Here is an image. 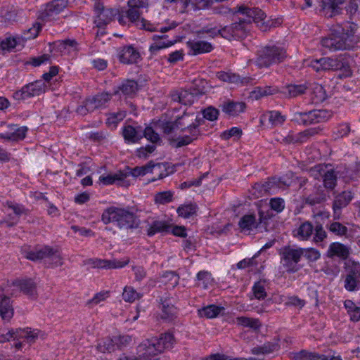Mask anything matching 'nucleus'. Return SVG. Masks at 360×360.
<instances>
[{"label": "nucleus", "instance_id": "dca6fc26", "mask_svg": "<svg viewBox=\"0 0 360 360\" xmlns=\"http://www.w3.org/2000/svg\"><path fill=\"white\" fill-rule=\"evenodd\" d=\"M246 105L243 102L228 101L221 105L222 111L231 117L238 116L240 113L244 112Z\"/></svg>", "mask_w": 360, "mask_h": 360}, {"label": "nucleus", "instance_id": "2eb2a0df", "mask_svg": "<svg viewBox=\"0 0 360 360\" xmlns=\"http://www.w3.org/2000/svg\"><path fill=\"white\" fill-rule=\"evenodd\" d=\"M14 314V309L11 299L7 296H4L0 300V316L5 322H9Z\"/></svg>", "mask_w": 360, "mask_h": 360}, {"label": "nucleus", "instance_id": "423d86ee", "mask_svg": "<svg viewBox=\"0 0 360 360\" xmlns=\"http://www.w3.org/2000/svg\"><path fill=\"white\" fill-rule=\"evenodd\" d=\"M304 252L302 248L292 247H285L280 251L281 260L290 271H295V266L300 262Z\"/></svg>", "mask_w": 360, "mask_h": 360}, {"label": "nucleus", "instance_id": "f8f14e48", "mask_svg": "<svg viewBox=\"0 0 360 360\" xmlns=\"http://www.w3.org/2000/svg\"><path fill=\"white\" fill-rule=\"evenodd\" d=\"M353 198V195L350 191H344L335 197L333 202V209L334 211V218H340V210L346 207Z\"/></svg>", "mask_w": 360, "mask_h": 360}, {"label": "nucleus", "instance_id": "c85d7f7f", "mask_svg": "<svg viewBox=\"0 0 360 360\" xmlns=\"http://www.w3.org/2000/svg\"><path fill=\"white\" fill-rule=\"evenodd\" d=\"M67 5V0H53L46 6L45 11L46 16H51L60 13Z\"/></svg>", "mask_w": 360, "mask_h": 360}, {"label": "nucleus", "instance_id": "0eeeda50", "mask_svg": "<svg viewBox=\"0 0 360 360\" xmlns=\"http://www.w3.org/2000/svg\"><path fill=\"white\" fill-rule=\"evenodd\" d=\"M166 167L163 163H157L155 164L153 162L150 161L148 164L141 166L136 167L131 169L129 175H131L132 176L136 178L139 176H143L148 173H156L159 170L158 178L162 179L167 176V172L165 171Z\"/></svg>", "mask_w": 360, "mask_h": 360}, {"label": "nucleus", "instance_id": "680f3d73", "mask_svg": "<svg viewBox=\"0 0 360 360\" xmlns=\"http://www.w3.org/2000/svg\"><path fill=\"white\" fill-rule=\"evenodd\" d=\"M51 252H52L50 253V255L49 257V259H50L51 263L56 266H59L63 265V259L60 252L58 251V250L57 248H52Z\"/></svg>", "mask_w": 360, "mask_h": 360}, {"label": "nucleus", "instance_id": "7ed1b4c3", "mask_svg": "<svg viewBox=\"0 0 360 360\" xmlns=\"http://www.w3.org/2000/svg\"><path fill=\"white\" fill-rule=\"evenodd\" d=\"M105 224L115 222L121 229H131L134 226V214L123 209L111 207L105 210L102 214Z\"/></svg>", "mask_w": 360, "mask_h": 360}, {"label": "nucleus", "instance_id": "cd10ccee", "mask_svg": "<svg viewBox=\"0 0 360 360\" xmlns=\"http://www.w3.org/2000/svg\"><path fill=\"white\" fill-rule=\"evenodd\" d=\"M287 58L285 48L282 45L271 46V64H278Z\"/></svg>", "mask_w": 360, "mask_h": 360}, {"label": "nucleus", "instance_id": "de8ad7c7", "mask_svg": "<svg viewBox=\"0 0 360 360\" xmlns=\"http://www.w3.org/2000/svg\"><path fill=\"white\" fill-rule=\"evenodd\" d=\"M172 200L173 193L170 191L157 193L154 197V200L156 204L164 205L172 202Z\"/></svg>", "mask_w": 360, "mask_h": 360}, {"label": "nucleus", "instance_id": "864d4df0", "mask_svg": "<svg viewBox=\"0 0 360 360\" xmlns=\"http://www.w3.org/2000/svg\"><path fill=\"white\" fill-rule=\"evenodd\" d=\"M120 11L117 8H106L103 9L100 14V18L102 20L105 21V23L112 20L115 16L119 14Z\"/></svg>", "mask_w": 360, "mask_h": 360}, {"label": "nucleus", "instance_id": "b1692460", "mask_svg": "<svg viewBox=\"0 0 360 360\" xmlns=\"http://www.w3.org/2000/svg\"><path fill=\"white\" fill-rule=\"evenodd\" d=\"M187 44L191 50L193 51V54L208 53L213 49L210 43L204 41H188Z\"/></svg>", "mask_w": 360, "mask_h": 360}, {"label": "nucleus", "instance_id": "09e8293b", "mask_svg": "<svg viewBox=\"0 0 360 360\" xmlns=\"http://www.w3.org/2000/svg\"><path fill=\"white\" fill-rule=\"evenodd\" d=\"M270 193V185L269 183L257 184L254 187V195L257 198L268 197Z\"/></svg>", "mask_w": 360, "mask_h": 360}, {"label": "nucleus", "instance_id": "9b49d317", "mask_svg": "<svg viewBox=\"0 0 360 360\" xmlns=\"http://www.w3.org/2000/svg\"><path fill=\"white\" fill-rule=\"evenodd\" d=\"M27 131L26 127H17L15 125H8L7 131L0 134V138L6 140L18 141L23 139Z\"/></svg>", "mask_w": 360, "mask_h": 360}, {"label": "nucleus", "instance_id": "338daca9", "mask_svg": "<svg viewBox=\"0 0 360 360\" xmlns=\"http://www.w3.org/2000/svg\"><path fill=\"white\" fill-rule=\"evenodd\" d=\"M17 44L16 39L13 37H8L0 42V47L4 51H11Z\"/></svg>", "mask_w": 360, "mask_h": 360}, {"label": "nucleus", "instance_id": "69168bd1", "mask_svg": "<svg viewBox=\"0 0 360 360\" xmlns=\"http://www.w3.org/2000/svg\"><path fill=\"white\" fill-rule=\"evenodd\" d=\"M268 95V87H256L250 93V98L252 100H258Z\"/></svg>", "mask_w": 360, "mask_h": 360}, {"label": "nucleus", "instance_id": "a18cd8bd", "mask_svg": "<svg viewBox=\"0 0 360 360\" xmlns=\"http://www.w3.org/2000/svg\"><path fill=\"white\" fill-rule=\"evenodd\" d=\"M290 358L292 360H316L318 355L315 353L309 352L306 350H301L297 352L290 353Z\"/></svg>", "mask_w": 360, "mask_h": 360}, {"label": "nucleus", "instance_id": "393cba45", "mask_svg": "<svg viewBox=\"0 0 360 360\" xmlns=\"http://www.w3.org/2000/svg\"><path fill=\"white\" fill-rule=\"evenodd\" d=\"M238 226L241 232L249 234L253 229L257 227L255 215H244L240 219Z\"/></svg>", "mask_w": 360, "mask_h": 360}, {"label": "nucleus", "instance_id": "6e6d98bb", "mask_svg": "<svg viewBox=\"0 0 360 360\" xmlns=\"http://www.w3.org/2000/svg\"><path fill=\"white\" fill-rule=\"evenodd\" d=\"M330 231L339 236H343L347 234V228L340 222H333L328 226Z\"/></svg>", "mask_w": 360, "mask_h": 360}, {"label": "nucleus", "instance_id": "774afa93", "mask_svg": "<svg viewBox=\"0 0 360 360\" xmlns=\"http://www.w3.org/2000/svg\"><path fill=\"white\" fill-rule=\"evenodd\" d=\"M130 8L127 12V16L129 19V20L132 22H137L140 24L139 18H140V12L139 8H135L134 6H129Z\"/></svg>", "mask_w": 360, "mask_h": 360}, {"label": "nucleus", "instance_id": "37998d69", "mask_svg": "<svg viewBox=\"0 0 360 360\" xmlns=\"http://www.w3.org/2000/svg\"><path fill=\"white\" fill-rule=\"evenodd\" d=\"M141 297V294L138 292L133 287H124L122 292V298L125 302H134Z\"/></svg>", "mask_w": 360, "mask_h": 360}, {"label": "nucleus", "instance_id": "39448f33", "mask_svg": "<svg viewBox=\"0 0 360 360\" xmlns=\"http://www.w3.org/2000/svg\"><path fill=\"white\" fill-rule=\"evenodd\" d=\"M332 116V112L326 110H314L309 112H296L293 120L303 124H311L325 122Z\"/></svg>", "mask_w": 360, "mask_h": 360}, {"label": "nucleus", "instance_id": "052dcab7", "mask_svg": "<svg viewBox=\"0 0 360 360\" xmlns=\"http://www.w3.org/2000/svg\"><path fill=\"white\" fill-rule=\"evenodd\" d=\"M218 33L223 38L226 39H231L233 37H240L236 30H233V27H224L221 29H218Z\"/></svg>", "mask_w": 360, "mask_h": 360}, {"label": "nucleus", "instance_id": "c756f323", "mask_svg": "<svg viewBox=\"0 0 360 360\" xmlns=\"http://www.w3.org/2000/svg\"><path fill=\"white\" fill-rule=\"evenodd\" d=\"M179 276L174 271H167L160 278L159 282L168 288H174L179 283Z\"/></svg>", "mask_w": 360, "mask_h": 360}, {"label": "nucleus", "instance_id": "5fc2aeb1", "mask_svg": "<svg viewBox=\"0 0 360 360\" xmlns=\"http://www.w3.org/2000/svg\"><path fill=\"white\" fill-rule=\"evenodd\" d=\"M202 114L205 119L212 122L217 120L219 110L212 106H209L202 110Z\"/></svg>", "mask_w": 360, "mask_h": 360}, {"label": "nucleus", "instance_id": "4c0bfd02", "mask_svg": "<svg viewBox=\"0 0 360 360\" xmlns=\"http://www.w3.org/2000/svg\"><path fill=\"white\" fill-rule=\"evenodd\" d=\"M116 345L114 338H106L102 340L97 345V349L101 353H111L115 350Z\"/></svg>", "mask_w": 360, "mask_h": 360}, {"label": "nucleus", "instance_id": "f3484780", "mask_svg": "<svg viewBox=\"0 0 360 360\" xmlns=\"http://www.w3.org/2000/svg\"><path fill=\"white\" fill-rule=\"evenodd\" d=\"M138 89V84L136 81L127 79L114 91V94L117 95L121 93L126 96L131 97L136 94Z\"/></svg>", "mask_w": 360, "mask_h": 360}, {"label": "nucleus", "instance_id": "4be33fe9", "mask_svg": "<svg viewBox=\"0 0 360 360\" xmlns=\"http://www.w3.org/2000/svg\"><path fill=\"white\" fill-rule=\"evenodd\" d=\"M349 254V248L346 245L338 242L330 244L328 250V256L330 257L337 256L345 259L348 257Z\"/></svg>", "mask_w": 360, "mask_h": 360}, {"label": "nucleus", "instance_id": "9d476101", "mask_svg": "<svg viewBox=\"0 0 360 360\" xmlns=\"http://www.w3.org/2000/svg\"><path fill=\"white\" fill-rule=\"evenodd\" d=\"M311 172L314 174V175L316 176V178H318V176H316V174H315V172L320 173V176L322 175V174H321L322 172H324V174H323L324 186L326 188H328L330 189H332L335 187V183H336V175L334 174V171L333 169H327L326 166L318 165V166L314 167L311 169Z\"/></svg>", "mask_w": 360, "mask_h": 360}, {"label": "nucleus", "instance_id": "4468645a", "mask_svg": "<svg viewBox=\"0 0 360 360\" xmlns=\"http://www.w3.org/2000/svg\"><path fill=\"white\" fill-rule=\"evenodd\" d=\"M259 224L265 225V230L268 231L267 224L270 217V200L266 198L257 202Z\"/></svg>", "mask_w": 360, "mask_h": 360}, {"label": "nucleus", "instance_id": "f257e3e1", "mask_svg": "<svg viewBox=\"0 0 360 360\" xmlns=\"http://www.w3.org/2000/svg\"><path fill=\"white\" fill-rule=\"evenodd\" d=\"M203 120L195 113H184L175 121L161 124V129L167 135L169 145L178 148L191 143L200 135L199 126Z\"/></svg>", "mask_w": 360, "mask_h": 360}, {"label": "nucleus", "instance_id": "72a5a7b5", "mask_svg": "<svg viewBox=\"0 0 360 360\" xmlns=\"http://www.w3.org/2000/svg\"><path fill=\"white\" fill-rule=\"evenodd\" d=\"M198 206L195 203H188L180 205L177 209L179 217L190 218L196 214Z\"/></svg>", "mask_w": 360, "mask_h": 360}, {"label": "nucleus", "instance_id": "7c9ffc66", "mask_svg": "<svg viewBox=\"0 0 360 360\" xmlns=\"http://www.w3.org/2000/svg\"><path fill=\"white\" fill-rule=\"evenodd\" d=\"M171 226L167 225L165 222L161 221H155L150 224L146 230L149 236H153L157 233L169 232Z\"/></svg>", "mask_w": 360, "mask_h": 360}, {"label": "nucleus", "instance_id": "c9c22d12", "mask_svg": "<svg viewBox=\"0 0 360 360\" xmlns=\"http://www.w3.org/2000/svg\"><path fill=\"white\" fill-rule=\"evenodd\" d=\"M223 308L219 307L216 305H209L198 310V314L200 317H205L207 319H213L217 317L221 312Z\"/></svg>", "mask_w": 360, "mask_h": 360}, {"label": "nucleus", "instance_id": "0e129e2a", "mask_svg": "<svg viewBox=\"0 0 360 360\" xmlns=\"http://www.w3.org/2000/svg\"><path fill=\"white\" fill-rule=\"evenodd\" d=\"M144 136L153 143H158L160 141L159 134L149 127L145 129Z\"/></svg>", "mask_w": 360, "mask_h": 360}, {"label": "nucleus", "instance_id": "79ce46f5", "mask_svg": "<svg viewBox=\"0 0 360 360\" xmlns=\"http://www.w3.org/2000/svg\"><path fill=\"white\" fill-rule=\"evenodd\" d=\"M311 100L314 103H319L325 101L327 97L326 92L320 84H315L311 93Z\"/></svg>", "mask_w": 360, "mask_h": 360}, {"label": "nucleus", "instance_id": "5701e85b", "mask_svg": "<svg viewBox=\"0 0 360 360\" xmlns=\"http://www.w3.org/2000/svg\"><path fill=\"white\" fill-rule=\"evenodd\" d=\"M129 260H106V259H96L94 262V266L97 268L112 269L122 268L129 263Z\"/></svg>", "mask_w": 360, "mask_h": 360}, {"label": "nucleus", "instance_id": "a211bd4d", "mask_svg": "<svg viewBox=\"0 0 360 360\" xmlns=\"http://www.w3.org/2000/svg\"><path fill=\"white\" fill-rule=\"evenodd\" d=\"M52 247L44 246L39 248H36L33 250L26 252L25 257L26 259L32 261H38L45 258L49 257L51 252Z\"/></svg>", "mask_w": 360, "mask_h": 360}, {"label": "nucleus", "instance_id": "8fccbe9b", "mask_svg": "<svg viewBox=\"0 0 360 360\" xmlns=\"http://www.w3.org/2000/svg\"><path fill=\"white\" fill-rule=\"evenodd\" d=\"M174 341V337L172 333H165L162 334L159 339L157 338L158 343L162 346V351L165 348L171 347Z\"/></svg>", "mask_w": 360, "mask_h": 360}, {"label": "nucleus", "instance_id": "58836bf2", "mask_svg": "<svg viewBox=\"0 0 360 360\" xmlns=\"http://www.w3.org/2000/svg\"><path fill=\"white\" fill-rule=\"evenodd\" d=\"M284 96L287 98H295L305 93L307 87L304 85H288L285 86Z\"/></svg>", "mask_w": 360, "mask_h": 360}, {"label": "nucleus", "instance_id": "f03ea898", "mask_svg": "<svg viewBox=\"0 0 360 360\" xmlns=\"http://www.w3.org/2000/svg\"><path fill=\"white\" fill-rule=\"evenodd\" d=\"M357 31L358 26L353 22L338 25L329 36L321 39V44L331 51L352 50L360 43V34Z\"/></svg>", "mask_w": 360, "mask_h": 360}, {"label": "nucleus", "instance_id": "1a4fd4ad", "mask_svg": "<svg viewBox=\"0 0 360 360\" xmlns=\"http://www.w3.org/2000/svg\"><path fill=\"white\" fill-rule=\"evenodd\" d=\"M139 351L143 358L154 356L162 352V346L158 343L157 338L146 340L139 346Z\"/></svg>", "mask_w": 360, "mask_h": 360}, {"label": "nucleus", "instance_id": "4d7b16f0", "mask_svg": "<svg viewBox=\"0 0 360 360\" xmlns=\"http://www.w3.org/2000/svg\"><path fill=\"white\" fill-rule=\"evenodd\" d=\"M346 11L351 16L360 15V0H350L346 6Z\"/></svg>", "mask_w": 360, "mask_h": 360}, {"label": "nucleus", "instance_id": "49530a36", "mask_svg": "<svg viewBox=\"0 0 360 360\" xmlns=\"http://www.w3.org/2000/svg\"><path fill=\"white\" fill-rule=\"evenodd\" d=\"M30 87V91L33 96H39L44 94L46 89V84L41 81H35L27 84Z\"/></svg>", "mask_w": 360, "mask_h": 360}, {"label": "nucleus", "instance_id": "c03bdc74", "mask_svg": "<svg viewBox=\"0 0 360 360\" xmlns=\"http://www.w3.org/2000/svg\"><path fill=\"white\" fill-rule=\"evenodd\" d=\"M126 117L125 111H120L116 113H110L106 120V124L111 128H115L117 124Z\"/></svg>", "mask_w": 360, "mask_h": 360}, {"label": "nucleus", "instance_id": "ea45409f", "mask_svg": "<svg viewBox=\"0 0 360 360\" xmlns=\"http://www.w3.org/2000/svg\"><path fill=\"white\" fill-rule=\"evenodd\" d=\"M122 134L124 139L130 143H136L141 139V135L130 125L124 127Z\"/></svg>", "mask_w": 360, "mask_h": 360}, {"label": "nucleus", "instance_id": "6e6552de", "mask_svg": "<svg viewBox=\"0 0 360 360\" xmlns=\"http://www.w3.org/2000/svg\"><path fill=\"white\" fill-rule=\"evenodd\" d=\"M128 176V173L119 171L115 174L101 176L98 179V181L104 185H111L117 183L120 186L128 187L130 186L129 181L126 179Z\"/></svg>", "mask_w": 360, "mask_h": 360}, {"label": "nucleus", "instance_id": "ddd939ff", "mask_svg": "<svg viewBox=\"0 0 360 360\" xmlns=\"http://www.w3.org/2000/svg\"><path fill=\"white\" fill-rule=\"evenodd\" d=\"M346 0H326L322 2V7L326 15L329 18L341 13L342 6Z\"/></svg>", "mask_w": 360, "mask_h": 360}, {"label": "nucleus", "instance_id": "20e7f679", "mask_svg": "<svg viewBox=\"0 0 360 360\" xmlns=\"http://www.w3.org/2000/svg\"><path fill=\"white\" fill-rule=\"evenodd\" d=\"M110 98L111 96L108 93H102L89 97L84 101L82 105L77 107L76 112L79 115L85 116L96 109L104 108Z\"/></svg>", "mask_w": 360, "mask_h": 360}, {"label": "nucleus", "instance_id": "bf43d9fd", "mask_svg": "<svg viewBox=\"0 0 360 360\" xmlns=\"http://www.w3.org/2000/svg\"><path fill=\"white\" fill-rule=\"evenodd\" d=\"M30 97H32V96L27 84L22 87L21 89L16 91L13 95V98L17 101L24 100Z\"/></svg>", "mask_w": 360, "mask_h": 360}, {"label": "nucleus", "instance_id": "a878e982", "mask_svg": "<svg viewBox=\"0 0 360 360\" xmlns=\"http://www.w3.org/2000/svg\"><path fill=\"white\" fill-rule=\"evenodd\" d=\"M171 98L174 102L190 105L193 103V96L186 90H180L172 92Z\"/></svg>", "mask_w": 360, "mask_h": 360}, {"label": "nucleus", "instance_id": "603ef678", "mask_svg": "<svg viewBox=\"0 0 360 360\" xmlns=\"http://www.w3.org/2000/svg\"><path fill=\"white\" fill-rule=\"evenodd\" d=\"M113 338L116 347L118 349L128 346L132 341L131 337L129 335H119L113 336Z\"/></svg>", "mask_w": 360, "mask_h": 360}, {"label": "nucleus", "instance_id": "2f4dec72", "mask_svg": "<svg viewBox=\"0 0 360 360\" xmlns=\"http://www.w3.org/2000/svg\"><path fill=\"white\" fill-rule=\"evenodd\" d=\"M110 292L108 290L100 291L96 293L91 299L88 300L85 303V306L88 308H93L105 302L110 297Z\"/></svg>", "mask_w": 360, "mask_h": 360}, {"label": "nucleus", "instance_id": "13d9d810", "mask_svg": "<svg viewBox=\"0 0 360 360\" xmlns=\"http://www.w3.org/2000/svg\"><path fill=\"white\" fill-rule=\"evenodd\" d=\"M197 280L202 282V287L205 289L212 282L211 274L207 271H200L197 274Z\"/></svg>", "mask_w": 360, "mask_h": 360}, {"label": "nucleus", "instance_id": "412c9836", "mask_svg": "<svg viewBox=\"0 0 360 360\" xmlns=\"http://www.w3.org/2000/svg\"><path fill=\"white\" fill-rule=\"evenodd\" d=\"M140 58L139 53L132 46L124 47L120 56V60L125 64L135 63Z\"/></svg>", "mask_w": 360, "mask_h": 360}, {"label": "nucleus", "instance_id": "f704fd0d", "mask_svg": "<svg viewBox=\"0 0 360 360\" xmlns=\"http://www.w3.org/2000/svg\"><path fill=\"white\" fill-rule=\"evenodd\" d=\"M354 270L352 271V274H349L345 278V288L349 291H352L355 290L356 286V281L354 278V276L360 278V264H354Z\"/></svg>", "mask_w": 360, "mask_h": 360}, {"label": "nucleus", "instance_id": "e2e57ef3", "mask_svg": "<svg viewBox=\"0 0 360 360\" xmlns=\"http://www.w3.org/2000/svg\"><path fill=\"white\" fill-rule=\"evenodd\" d=\"M41 28V25L39 22H35L33 24L32 27L28 29L27 31L24 33L23 38L25 39H34L38 36Z\"/></svg>", "mask_w": 360, "mask_h": 360}, {"label": "nucleus", "instance_id": "aec40b11", "mask_svg": "<svg viewBox=\"0 0 360 360\" xmlns=\"http://www.w3.org/2000/svg\"><path fill=\"white\" fill-rule=\"evenodd\" d=\"M13 285L20 289L25 294L29 296H34L37 292L36 283L31 279L16 280Z\"/></svg>", "mask_w": 360, "mask_h": 360}, {"label": "nucleus", "instance_id": "bb28decb", "mask_svg": "<svg viewBox=\"0 0 360 360\" xmlns=\"http://www.w3.org/2000/svg\"><path fill=\"white\" fill-rule=\"evenodd\" d=\"M176 315V307L169 303L167 300H164L162 302V313L160 318L167 321H172Z\"/></svg>", "mask_w": 360, "mask_h": 360}, {"label": "nucleus", "instance_id": "3c124183", "mask_svg": "<svg viewBox=\"0 0 360 360\" xmlns=\"http://www.w3.org/2000/svg\"><path fill=\"white\" fill-rule=\"evenodd\" d=\"M217 77L220 80L229 84H236L240 81V77L238 75L231 72H218Z\"/></svg>", "mask_w": 360, "mask_h": 360}, {"label": "nucleus", "instance_id": "473e14b6", "mask_svg": "<svg viewBox=\"0 0 360 360\" xmlns=\"http://www.w3.org/2000/svg\"><path fill=\"white\" fill-rule=\"evenodd\" d=\"M236 322L238 326L248 327L254 330H257L261 326L259 319L246 316L237 317Z\"/></svg>", "mask_w": 360, "mask_h": 360}, {"label": "nucleus", "instance_id": "6ab92c4d", "mask_svg": "<svg viewBox=\"0 0 360 360\" xmlns=\"http://www.w3.org/2000/svg\"><path fill=\"white\" fill-rule=\"evenodd\" d=\"M15 330L17 340L24 339L28 342H34L41 335L40 330L29 328L24 329L17 328Z\"/></svg>", "mask_w": 360, "mask_h": 360}, {"label": "nucleus", "instance_id": "e433bc0d", "mask_svg": "<svg viewBox=\"0 0 360 360\" xmlns=\"http://www.w3.org/2000/svg\"><path fill=\"white\" fill-rule=\"evenodd\" d=\"M165 37V35H154L153 37L154 43L150 45V50L151 51H158L161 49L169 47L174 44V42L171 41H163Z\"/></svg>", "mask_w": 360, "mask_h": 360}, {"label": "nucleus", "instance_id": "a19ab883", "mask_svg": "<svg viewBox=\"0 0 360 360\" xmlns=\"http://www.w3.org/2000/svg\"><path fill=\"white\" fill-rule=\"evenodd\" d=\"M313 232V226L309 222L302 224L296 231L295 235L302 240H307Z\"/></svg>", "mask_w": 360, "mask_h": 360}]
</instances>
